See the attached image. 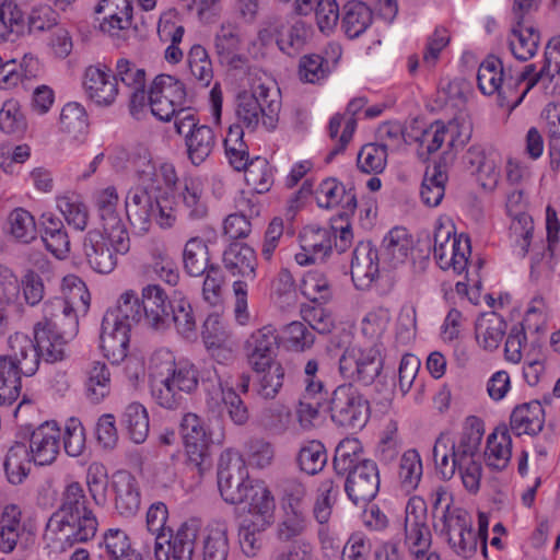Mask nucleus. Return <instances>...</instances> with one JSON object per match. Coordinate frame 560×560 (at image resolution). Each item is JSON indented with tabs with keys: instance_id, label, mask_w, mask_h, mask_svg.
<instances>
[{
	"instance_id": "obj_20",
	"label": "nucleus",
	"mask_w": 560,
	"mask_h": 560,
	"mask_svg": "<svg viewBox=\"0 0 560 560\" xmlns=\"http://www.w3.org/2000/svg\"><path fill=\"white\" fill-rule=\"evenodd\" d=\"M447 133L451 136L450 148L464 147L470 139L471 127L470 125L465 127L464 124L460 126L458 118L451 120L447 125L439 120L435 121L422 135V142H428L429 154L436 152L442 147Z\"/></svg>"
},
{
	"instance_id": "obj_17",
	"label": "nucleus",
	"mask_w": 560,
	"mask_h": 560,
	"mask_svg": "<svg viewBox=\"0 0 560 560\" xmlns=\"http://www.w3.org/2000/svg\"><path fill=\"white\" fill-rule=\"evenodd\" d=\"M83 85L89 98L97 105L112 104L118 94L113 71L106 65L88 67Z\"/></svg>"
},
{
	"instance_id": "obj_55",
	"label": "nucleus",
	"mask_w": 560,
	"mask_h": 560,
	"mask_svg": "<svg viewBox=\"0 0 560 560\" xmlns=\"http://www.w3.org/2000/svg\"><path fill=\"white\" fill-rule=\"evenodd\" d=\"M301 247L305 252L317 258L320 254V260L324 261L325 257L331 253V241L329 233L326 229L318 226H307L300 234Z\"/></svg>"
},
{
	"instance_id": "obj_2",
	"label": "nucleus",
	"mask_w": 560,
	"mask_h": 560,
	"mask_svg": "<svg viewBox=\"0 0 560 560\" xmlns=\"http://www.w3.org/2000/svg\"><path fill=\"white\" fill-rule=\"evenodd\" d=\"M78 311L61 299L44 303L43 319L34 326V338L46 350L49 361H62L66 346L79 331Z\"/></svg>"
},
{
	"instance_id": "obj_44",
	"label": "nucleus",
	"mask_w": 560,
	"mask_h": 560,
	"mask_svg": "<svg viewBox=\"0 0 560 560\" xmlns=\"http://www.w3.org/2000/svg\"><path fill=\"white\" fill-rule=\"evenodd\" d=\"M229 555L228 528L223 523L207 527L203 538V560H226Z\"/></svg>"
},
{
	"instance_id": "obj_26",
	"label": "nucleus",
	"mask_w": 560,
	"mask_h": 560,
	"mask_svg": "<svg viewBox=\"0 0 560 560\" xmlns=\"http://www.w3.org/2000/svg\"><path fill=\"white\" fill-rule=\"evenodd\" d=\"M411 248L412 240L407 230L395 226L385 235L378 250L382 262L395 268L405 262Z\"/></svg>"
},
{
	"instance_id": "obj_10",
	"label": "nucleus",
	"mask_w": 560,
	"mask_h": 560,
	"mask_svg": "<svg viewBox=\"0 0 560 560\" xmlns=\"http://www.w3.org/2000/svg\"><path fill=\"white\" fill-rule=\"evenodd\" d=\"M345 476V491L354 505L371 502L380 491V471L372 459L361 463Z\"/></svg>"
},
{
	"instance_id": "obj_25",
	"label": "nucleus",
	"mask_w": 560,
	"mask_h": 560,
	"mask_svg": "<svg viewBox=\"0 0 560 560\" xmlns=\"http://www.w3.org/2000/svg\"><path fill=\"white\" fill-rule=\"evenodd\" d=\"M506 322L497 312L482 313L475 323L476 340L482 349L494 351L506 334Z\"/></svg>"
},
{
	"instance_id": "obj_63",
	"label": "nucleus",
	"mask_w": 560,
	"mask_h": 560,
	"mask_svg": "<svg viewBox=\"0 0 560 560\" xmlns=\"http://www.w3.org/2000/svg\"><path fill=\"white\" fill-rule=\"evenodd\" d=\"M61 129L73 137L83 133L88 128V115L84 107L75 102L63 106L60 114Z\"/></svg>"
},
{
	"instance_id": "obj_12",
	"label": "nucleus",
	"mask_w": 560,
	"mask_h": 560,
	"mask_svg": "<svg viewBox=\"0 0 560 560\" xmlns=\"http://www.w3.org/2000/svg\"><path fill=\"white\" fill-rule=\"evenodd\" d=\"M278 350L279 337L271 325L252 332L244 343V352L253 371H262L264 366L278 362Z\"/></svg>"
},
{
	"instance_id": "obj_13",
	"label": "nucleus",
	"mask_w": 560,
	"mask_h": 560,
	"mask_svg": "<svg viewBox=\"0 0 560 560\" xmlns=\"http://www.w3.org/2000/svg\"><path fill=\"white\" fill-rule=\"evenodd\" d=\"M83 257L89 267L101 275L110 273L117 266L115 244L102 231H89L82 242Z\"/></svg>"
},
{
	"instance_id": "obj_43",
	"label": "nucleus",
	"mask_w": 560,
	"mask_h": 560,
	"mask_svg": "<svg viewBox=\"0 0 560 560\" xmlns=\"http://www.w3.org/2000/svg\"><path fill=\"white\" fill-rule=\"evenodd\" d=\"M503 67L499 58L488 57L479 67L477 73L478 88L481 93L492 95L498 92L502 97Z\"/></svg>"
},
{
	"instance_id": "obj_28",
	"label": "nucleus",
	"mask_w": 560,
	"mask_h": 560,
	"mask_svg": "<svg viewBox=\"0 0 560 560\" xmlns=\"http://www.w3.org/2000/svg\"><path fill=\"white\" fill-rule=\"evenodd\" d=\"M222 260L232 276L254 278L257 266L256 253L247 244L231 243L223 252Z\"/></svg>"
},
{
	"instance_id": "obj_60",
	"label": "nucleus",
	"mask_w": 560,
	"mask_h": 560,
	"mask_svg": "<svg viewBox=\"0 0 560 560\" xmlns=\"http://www.w3.org/2000/svg\"><path fill=\"white\" fill-rule=\"evenodd\" d=\"M10 233L23 243H30L35 238L36 224L34 217L23 208H16L8 217Z\"/></svg>"
},
{
	"instance_id": "obj_61",
	"label": "nucleus",
	"mask_w": 560,
	"mask_h": 560,
	"mask_svg": "<svg viewBox=\"0 0 560 560\" xmlns=\"http://www.w3.org/2000/svg\"><path fill=\"white\" fill-rule=\"evenodd\" d=\"M151 86L161 91V95L167 98L177 108L185 107L187 92L184 83L175 77L168 74L156 75Z\"/></svg>"
},
{
	"instance_id": "obj_56",
	"label": "nucleus",
	"mask_w": 560,
	"mask_h": 560,
	"mask_svg": "<svg viewBox=\"0 0 560 560\" xmlns=\"http://www.w3.org/2000/svg\"><path fill=\"white\" fill-rule=\"evenodd\" d=\"M27 128V121L16 100H8L0 109V130L7 135L21 136Z\"/></svg>"
},
{
	"instance_id": "obj_8",
	"label": "nucleus",
	"mask_w": 560,
	"mask_h": 560,
	"mask_svg": "<svg viewBox=\"0 0 560 560\" xmlns=\"http://www.w3.org/2000/svg\"><path fill=\"white\" fill-rule=\"evenodd\" d=\"M383 366L384 360L377 346L365 349L348 347L339 359L340 374L363 386L372 385L381 376Z\"/></svg>"
},
{
	"instance_id": "obj_34",
	"label": "nucleus",
	"mask_w": 560,
	"mask_h": 560,
	"mask_svg": "<svg viewBox=\"0 0 560 560\" xmlns=\"http://www.w3.org/2000/svg\"><path fill=\"white\" fill-rule=\"evenodd\" d=\"M510 444L511 436L504 424L489 434L485 451L487 465L495 469H503L511 456Z\"/></svg>"
},
{
	"instance_id": "obj_47",
	"label": "nucleus",
	"mask_w": 560,
	"mask_h": 560,
	"mask_svg": "<svg viewBox=\"0 0 560 560\" xmlns=\"http://www.w3.org/2000/svg\"><path fill=\"white\" fill-rule=\"evenodd\" d=\"M441 534L446 536L448 545L454 544L457 536L472 526V520L469 513L463 509H451L448 504L442 511Z\"/></svg>"
},
{
	"instance_id": "obj_27",
	"label": "nucleus",
	"mask_w": 560,
	"mask_h": 560,
	"mask_svg": "<svg viewBox=\"0 0 560 560\" xmlns=\"http://www.w3.org/2000/svg\"><path fill=\"white\" fill-rule=\"evenodd\" d=\"M103 320H105L107 327L128 325L129 329L135 324L143 320L141 300L138 294L132 290L124 292L117 306L114 310H108Z\"/></svg>"
},
{
	"instance_id": "obj_39",
	"label": "nucleus",
	"mask_w": 560,
	"mask_h": 560,
	"mask_svg": "<svg viewBox=\"0 0 560 560\" xmlns=\"http://www.w3.org/2000/svg\"><path fill=\"white\" fill-rule=\"evenodd\" d=\"M254 373L256 393L265 399H273L283 386L284 369L281 363H271L264 366L262 371H254Z\"/></svg>"
},
{
	"instance_id": "obj_38",
	"label": "nucleus",
	"mask_w": 560,
	"mask_h": 560,
	"mask_svg": "<svg viewBox=\"0 0 560 560\" xmlns=\"http://www.w3.org/2000/svg\"><path fill=\"white\" fill-rule=\"evenodd\" d=\"M328 455L325 445L317 440L305 442L299 450L296 463L301 471L314 476L327 464Z\"/></svg>"
},
{
	"instance_id": "obj_50",
	"label": "nucleus",
	"mask_w": 560,
	"mask_h": 560,
	"mask_svg": "<svg viewBox=\"0 0 560 560\" xmlns=\"http://www.w3.org/2000/svg\"><path fill=\"white\" fill-rule=\"evenodd\" d=\"M549 314L548 307L542 296H535L527 305V329H534L537 337L532 341L533 349H540L544 340L542 336L547 332V323Z\"/></svg>"
},
{
	"instance_id": "obj_42",
	"label": "nucleus",
	"mask_w": 560,
	"mask_h": 560,
	"mask_svg": "<svg viewBox=\"0 0 560 560\" xmlns=\"http://www.w3.org/2000/svg\"><path fill=\"white\" fill-rule=\"evenodd\" d=\"M184 268L189 276L199 277L205 273L209 264V248L199 237L190 238L183 253Z\"/></svg>"
},
{
	"instance_id": "obj_24",
	"label": "nucleus",
	"mask_w": 560,
	"mask_h": 560,
	"mask_svg": "<svg viewBox=\"0 0 560 560\" xmlns=\"http://www.w3.org/2000/svg\"><path fill=\"white\" fill-rule=\"evenodd\" d=\"M506 213L511 218L510 240L517 247V256L525 257V199L522 187H516L506 196Z\"/></svg>"
},
{
	"instance_id": "obj_53",
	"label": "nucleus",
	"mask_w": 560,
	"mask_h": 560,
	"mask_svg": "<svg viewBox=\"0 0 560 560\" xmlns=\"http://www.w3.org/2000/svg\"><path fill=\"white\" fill-rule=\"evenodd\" d=\"M245 180L257 194L267 192L272 185V174L266 158L256 156L244 170Z\"/></svg>"
},
{
	"instance_id": "obj_54",
	"label": "nucleus",
	"mask_w": 560,
	"mask_h": 560,
	"mask_svg": "<svg viewBox=\"0 0 560 560\" xmlns=\"http://www.w3.org/2000/svg\"><path fill=\"white\" fill-rule=\"evenodd\" d=\"M387 159V145L378 143L364 144L358 153V168L365 174H380L384 171Z\"/></svg>"
},
{
	"instance_id": "obj_59",
	"label": "nucleus",
	"mask_w": 560,
	"mask_h": 560,
	"mask_svg": "<svg viewBox=\"0 0 560 560\" xmlns=\"http://www.w3.org/2000/svg\"><path fill=\"white\" fill-rule=\"evenodd\" d=\"M24 32L21 10L12 3L0 4V40H14Z\"/></svg>"
},
{
	"instance_id": "obj_4",
	"label": "nucleus",
	"mask_w": 560,
	"mask_h": 560,
	"mask_svg": "<svg viewBox=\"0 0 560 560\" xmlns=\"http://www.w3.org/2000/svg\"><path fill=\"white\" fill-rule=\"evenodd\" d=\"M129 223L141 233L150 230L152 220L162 229L171 228L175 220L168 191L161 185L131 187L125 198Z\"/></svg>"
},
{
	"instance_id": "obj_49",
	"label": "nucleus",
	"mask_w": 560,
	"mask_h": 560,
	"mask_svg": "<svg viewBox=\"0 0 560 560\" xmlns=\"http://www.w3.org/2000/svg\"><path fill=\"white\" fill-rule=\"evenodd\" d=\"M271 524L264 520L244 518L238 526V542L247 557H254L261 546L259 535Z\"/></svg>"
},
{
	"instance_id": "obj_19",
	"label": "nucleus",
	"mask_w": 560,
	"mask_h": 560,
	"mask_svg": "<svg viewBox=\"0 0 560 560\" xmlns=\"http://www.w3.org/2000/svg\"><path fill=\"white\" fill-rule=\"evenodd\" d=\"M95 13L104 14L100 28L113 37H120V33L128 31L132 23L130 0H102L96 5Z\"/></svg>"
},
{
	"instance_id": "obj_57",
	"label": "nucleus",
	"mask_w": 560,
	"mask_h": 560,
	"mask_svg": "<svg viewBox=\"0 0 560 560\" xmlns=\"http://www.w3.org/2000/svg\"><path fill=\"white\" fill-rule=\"evenodd\" d=\"M187 62L191 74L201 86H209L213 78V70L206 48L199 44L194 45L188 52Z\"/></svg>"
},
{
	"instance_id": "obj_22",
	"label": "nucleus",
	"mask_w": 560,
	"mask_h": 560,
	"mask_svg": "<svg viewBox=\"0 0 560 560\" xmlns=\"http://www.w3.org/2000/svg\"><path fill=\"white\" fill-rule=\"evenodd\" d=\"M100 557L106 560H143L129 535L120 528H109L98 544Z\"/></svg>"
},
{
	"instance_id": "obj_23",
	"label": "nucleus",
	"mask_w": 560,
	"mask_h": 560,
	"mask_svg": "<svg viewBox=\"0 0 560 560\" xmlns=\"http://www.w3.org/2000/svg\"><path fill=\"white\" fill-rule=\"evenodd\" d=\"M483 434V421L476 416H469L465 421L458 441L452 442L450 451L457 454L458 460H480L479 450Z\"/></svg>"
},
{
	"instance_id": "obj_64",
	"label": "nucleus",
	"mask_w": 560,
	"mask_h": 560,
	"mask_svg": "<svg viewBox=\"0 0 560 560\" xmlns=\"http://www.w3.org/2000/svg\"><path fill=\"white\" fill-rule=\"evenodd\" d=\"M182 199L190 219L199 220L207 215L206 202L201 199L202 188L195 179H186L182 190Z\"/></svg>"
},
{
	"instance_id": "obj_5",
	"label": "nucleus",
	"mask_w": 560,
	"mask_h": 560,
	"mask_svg": "<svg viewBox=\"0 0 560 560\" xmlns=\"http://www.w3.org/2000/svg\"><path fill=\"white\" fill-rule=\"evenodd\" d=\"M280 101L270 89L258 84L252 91H242L236 96V116L246 128L255 130L261 119L269 131L277 127Z\"/></svg>"
},
{
	"instance_id": "obj_16",
	"label": "nucleus",
	"mask_w": 560,
	"mask_h": 560,
	"mask_svg": "<svg viewBox=\"0 0 560 560\" xmlns=\"http://www.w3.org/2000/svg\"><path fill=\"white\" fill-rule=\"evenodd\" d=\"M141 307L143 323L155 329H167L168 310L172 300L159 284H148L141 292Z\"/></svg>"
},
{
	"instance_id": "obj_35",
	"label": "nucleus",
	"mask_w": 560,
	"mask_h": 560,
	"mask_svg": "<svg viewBox=\"0 0 560 560\" xmlns=\"http://www.w3.org/2000/svg\"><path fill=\"white\" fill-rule=\"evenodd\" d=\"M369 460V458L363 457V448L360 441L347 438L340 441L335 450L332 467L338 476L343 477L350 469Z\"/></svg>"
},
{
	"instance_id": "obj_29",
	"label": "nucleus",
	"mask_w": 560,
	"mask_h": 560,
	"mask_svg": "<svg viewBox=\"0 0 560 560\" xmlns=\"http://www.w3.org/2000/svg\"><path fill=\"white\" fill-rule=\"evenodd\" d=\"M129 332L128 325L107 327L105 320H102L101 349L113 364H119L127 358Z\"/></svg>"
},
{
	"instance_id": "obj_58",
	"label": "nucleus",
	"mask_w": 560,
	"mask_h": 560,
	"mask_svg": "<svg viewBox=\"0 0 560 560\" xmlns=\"http://www.w3.org/2000/svg\"><path fill=\"white\" fill-rule=\"evenodd\" d=\"M13 295L18 292L19 284L23 290L24 300L27 305H38L45 296V284L40 275L33 269H27L19 282L16 278L10 282Z\"/></svg>"
},
{
	"instance_id": "obj_6",
	"label": "nucleus",
	"mask_w": 560,
	"mask_h": 560,
	"mask_svg": "<svg viewBox=\"0 0 560 560\" xmlns=\"http://www.w3.org/2000/svg\"><path fill=\"white\" fill-rule=\"evenodd\" d=\"M326 410L336 425L360 430L369 420L370 402L352 383H345L331 392Z\"/></svg>"
},
{
	"instance_id": "obj_48",
	"label": "nucleus",
	"mask_w": 560,
	"mask_h": 560,
	"mask_svg": "<svg viewBox=\"0 0 560 560\" xmlns=\"http://www.w3.org/2000/svg\"><path fill=\"white\" fill-rule=\"evenodd\" d=\"M85 483L94 503L97 506H105L110 485L107 468L101 463H91L86 469Z\"/></svg>"
},
{
	"instance_id": "obj_14",
	"label": "nucleus",
	"mask_w": 560,
	"mask_h": 560,
	"mask_svg": "<svg viewBox=\"0 0 560 560\" xmlns=\"http://www.w3.org/2000/svg\"><path fill=\"white\" fill-rule=\"evenodd\" d=\"M381 255L371 242H360L351 259V278L357 289L365 290L377 278Z\"/></svg>"
},
{
	"instance_id": "obj_37",
	"label": "nucleus",
	"mask_w": 560,
	"mask_h": 560,
	"mask_svg": "<svg viewBox=\"0 0 560 560\" xmlns=\"http://www.w3.org/2000/svg\"><path fill=\"white\" fill-rule=\"evenodd\" d=\"M185 142L189 160L194 165H200L211 154L215 145V136L209 126L201 125L185 139Z\"/></svg>"
},
{
	"instance_id": "obj_62",
	"label": "nucleus",
	"mask_w": 560,
	"mask_h": 560,
	"mask_svg": "<svg viewBox=\"0 0 560 560\" xmlns=\"http://www.w3.org/2000/svg\"><path fill=\"white\" fill-rule=\"evenodd\" d=\"M300 290L310 301H327L330 298V285L325 275L318 270L308 271L302 279Z\"/></svg>"
},
{
	"instance_id": "obj_3",
	"label": "nucleus",
	"mask_w": 560,
	"mask_h": 560,
	"mask_svg": "<svg viewBox=\"0 0 560 560\" xmlns=\"http://www.w3.org/2000/svg\"><path fill=\"white\" fill-rule=\"evenodd\" d=\"M47 526L59 529L70 546L85 542L95 536L98 522L88 508V499L80 482L73 481L65 488L61 505L50 516Z\"/></svg>"
},
{
	"instance_id": "obj_41",
	"label": "nucleus",
	"mask_w": 560,
	"mask_h": 560,
	"mask_svg": "<svg viewBox=\"0 0 560 560\" xmlns=\"http://www.w3.org/2000/svg\"><path fill=\"white\" fill-rule=\"evenodd\" d=\"M121 423L129 438L137 444L143 443L149 434V416L147 409L139 402L128 405L122 413Z\"/></svg>"
},
{
	"instance_id": "obj_1",
	"label": "nucleus",
	"mask_w": 560,
	"mask_h": 560,
	"mask_svg": "<svg viewBox=\"0 0 560 560\" xmlns=\"http://www.w3.org/2000/svg\"><path fill=\"white\" fill-rule=\"evenodd\" d=\"M166 375L160 373L161 378L153 377L151 381L152 398L162 408H180L186 401L185 395L194 393L200 381L203 385L219 382L214 368L200 372L189 361L176 362L170 353H166Z\"/></svg>"
},
{
	"instance_id": "obj_40",
	"label": "nucleus",
	"mask_w": 560,
	"mask_h": 560,
	"mask_svg": "<svg viewBox=\"0 0 560 560\" xmlns=\"http://www.w3.org/2000/svg\"><path fill=\"white\" fill-rule=\"evenodd\" d=\"M85 382L86 397L93 404L101 402L110 390V372L105 362L94 361L89 368Z\"/></svg>"
},
{
	"instance_id": "obj_32",
	"label": "nucleus",
	"mask_w": 560,
	"mask_h": 560,
	"mask_svg": "<svg viewBox=\"0 0 560 560\" xmlns=\"http://www.w3.org/2000/svg\"><path fill=\"white\" fill-rule=\"evenodd\" d=\"M372 21L373 12L364 2L353 0L343 5L341 26L349 38L362 35Z\"/></svg>"
},
{
	"instance_id": "obj_7",
	"label": "nucleus",
	"mask_w": 560,
	"mask_h": 560,
	"mask_svg": "<svg viewBox=\"0 0 560 560\" xmlns=\"http://www.w3.org/2000/svg\"><path fill=\"white\" fill-rule=\"evenodd\" d=\"M218 488L221 498L230 504L245 502L249 487L256 480L249 478L243 457L231 450L222 452L217 471Z\"/></svg>"
},
{
	"instance_id": "obj_15",
	"label": "nucleus",
	"mask_w": 560,
	"mask_h": 560,
	"mask_svg": "<svg viewBox=\"0 0 560 560\" xmlns=\"http://www.w3.org/2000/svg\"><path fill=\"white\" fill-rule=\"evenodd\" d=\"M60 430L56 421H46L32 431L30 455L36 465L51 464L59 453Z\"/></svg>"
},
{
	"instance_id": "obj_51",
	"label": "nucleus",
	"mask_w": 560,
	"mask_h": 560,
	"mask_svg": "<svg viewBox=\"0 0 560 560\" xmlns=\"http://www.w3.org/2000/svg\"><path fill=\"white\" fill-rule=\"evenodd\" d=\"M62 292L63 296H56L55 299H61L69 306L74 310L86 311L90 306L91 295L86 288V284L82 279L74 275H68L62 279Z\"/></svg>"
},
{
	"instance_id": "obj_31",
	"label": "nucleus",
	"mask_w": 560,
	"mask_h": 560,
	"mask_svg": "<svg viewBox=\"0 0 560 560\" xmlns=\"http://www.w3.org/2000/svg\"><path fill=\"white\" fill-rule=\"evenodd\" d=\"M32 460L27 445L23 442H14L3 463L8 481L11 485H21L31 471Z\"/></svg>"
},
{
	"instance_id": "obj_9",
	"label": "nucleus",
	"mask_w": 560,
	"mask_h": 560,
	"mask_svg": "<svg viewBox=\"0 0 560 560\" xmlns=\"http://www.w3.org/2000/svg\"><path fill=\"white\" fill-rule=\"evenodd\" d=\"M179 433L189 463L194 465L200 474L208 470L212 465L210 453L212 439L203 420L192 412L184 415L179 424Z\"/></svg>"
},
{
	"instance_id": "obj_18",
	"label": "nucleus",
	"mask_w": 560,
	"mask_h": 560,
	"mask_svg": "<svg viewBox=\"0 0 560 560\" xmlns=\"http://www.w3.org/2000/svg\"><path fill=\"white\" fill-rule=\"evenodd\" d=\"M110 488L115 493V509L122 517H131L140 509V489L136 477L128 470L113 474Z\"/></svg>"
},
{
	"instance_id": "obj_46",
	"label": "nucleus",
	"mask_w": 560,
	"mask_h": 560,
	"mask_svg": "<svg viewBox=\"0 0 560 560\" xmlns=\"http://www.w3.org/2000/svg\"><path fill=\"white\" fill-rule=\"evenodd\" d=\"M129 162L139 180L138 186L160 185L159 173L150 151L144 147H137L130 154Z\"/></svg>"
},
{
	"instance_id": "obj_52",
	"label": "nucleus",
	"mask_w": 560,
	"mask_h": 560,
	"mask_svg": "<svg viewBox=\"0 0 560 560\" xmlns=\"http://www.w3.org/2000/svg\"><path fill=\"white\" fill-rule=\"evenodd\" d=\"M174 324L177 331L189 337L196 329V320L189 301L185 298L173 299L168 310L167 328Z\"/></svg>"
},
{
	"instance_id": "obj_33",
	"label": "nucleus",
	"mask_w": 560,
	"mask_h": 560,
	"mask_svg": "<svg viewBox=\"0 0 560 560\" xmlns=\"http://www.w3.org/2000/svg\"><path fill=\"white\" fill-rule=\"evenodd\" d=\"M245 501L249 505V518L264 520V522L272 524L276 508L275 499L262 481L256 480L249 487Z\"/></svg>"
},
{
	"instance_id": "obj_36",
	"label": "nucleus",
	"mask_w": 560,
	"mask_h": 560,
	"mask_svg": "<svg viewBox=\"0 0 560 560\" xmlns=\"http://www.w3.org/2000/svg\"><path fill=\"white\" fill-rule=\"evenodd\" d=\"M447 174L441 164L428 167L421 184L420 196L424 205L436 207L441 203L445 194Z\"/></svg>"
},
{
	"instance_id": "obj_30",
	"label": "nucleus",
	"mask_w": 560,
	"mask_h": 560,
	"mask_svg": "<svg viewBox=\"0 0 560 560\" xmlns=\"http://www.w3.org/2000/svg\"><path fill=\"white\" fill-rule=\"evenodd\" d=\"M327 401L324 383L314 380L307 382L296 410L300 422L311 423L322 411L327 412Z\"/></svg>"
},
{
	"instance_id": "obj_11",
	"label": "nucleus",
	"mask_w": 560,
	"mask_h": 560,
	"mask_svg": "<svg viewBox=\"0 0 560 560\" xmlns=\"http://www.w3.org/2000/svg\"><path fill=\"white\" fill-rule=\"evenodd\" d=\"M46 352L35 338L15 332L9 338V353L4 357L14 363L19 375L33 376L39 368L40 359L47 363L56 362L49 361Z\"/></svg>"
},
{
	"instance_id": "obj_45",
	"label": "nucleus",
	"mask_w": 560,
	"mask_h": 560,
	"mask_svg": "<svg viewBox=\"0 0 560 560\" xmlns=\"http://www.w3.org/2000/svg\"><path fill=\"white\" fill-rule=\"evenodd\" d=\"M21 375L16 366L4 355H0V406L12 405L20 395Z\"/></svg>"
},
{
	"instance_id": "obj_21",
	"label": "nucleus",
	"mask_w": 560,
	"mask_h": 560,
	"mask_svg": "<svg viewBox=\"0 0 560 560\" xmlns=\"http://www.w3.org/2000/svg\"><path fill=\"white\" fill-rule=\"evenodd\" d=\"M546 230L548 241L547 247L544 248L541 254H536L532 257L530 277L533 280L548 278L553 270V246L558 242L560 222L558 220L557 211L551 206H548L546 209Z\"/></svg>"
}]
</instances>
